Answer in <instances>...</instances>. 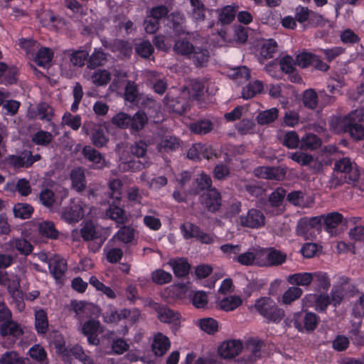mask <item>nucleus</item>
I'll list each match as a JSON object with an SVG mask.
<instances>
[{
    "mask_svg": "<svg viewBox=\"0 0 364 364\" xmlns=\"http://www.w3.org/2000/svg\"><path fill=\"white\" fill-rule=\"evenodd\" d=\"M243 348L239 340L224 341L219 347L218 353L223 358H232L237 355Z\"/></svg>",
    "mask_w": 364,
    "mask_h": 364,
    "instance_id": "obj_16",
    "label": "nucleus"
},
{
    "mask_svg": "<svg viewBox=\"0 0 364 364\" xmlns=\"http://www.w3.org/2000/svg\"><path fill=\"white\" fill-rule=\"evenodd\" d=\"M91 79L95 85L102 86L109 82L111 79V75L106 70H98L92 74Z\"/></svg>",
    "mask_w": 364,
    "mask_h": 364,
    "instance_id": "obj_61",
    "label": "nucleus"
},
{
    "mask_svg": "<svg viewBox=\"0 0 364 364\" xmlns=\"http://www.w3.org/2000/svg\"><path fill=\"white\" fill-rule=\"evenodd\" d=\"M164 104L172 112L182 114L187 109L188 104L183 97H176L169 92L164 98Z\"/></svg>",
    "mask_w": 364,
    "mask_h": 364,
    "instance_id": "obj_15",
    "label": "nucleus"
},
{
    "mask_svg": "<svg viewBox=\"0 0 364 364\" xmlns=\"http://www.w3.org/2000/svg\"><path fill=\"white\" fill-rule=\"evenodd\" d=\"M194 47L195 46L187 39L180 38L176 41L173 46V50L176 53L188 58Z\"/></svg>",
    "mask_w": 364,
    "mask_h": 364,
    "instance_id": "obj_42",
    "label": "nucleus"
},
{
    "mask_svg": "<svg viewBox=\"0 0 364 364\" xmlns=\"http://www.w3.org/2000/svg\"><path fill=\"white\" fill-rule=\"evenodd\" d=\"M1 286L5 287L9 294L14 297L20 288V278L16 274L9 275Z\"/></svg>",
    "mask_w": 364,
    "mask_h": 364,
    "instance_id": "obj_48",
    "label": "nucleus"
},
{
    "mask_svg": "<svg viewBox=\"0 0 364 364\" xmlns=\"http://www.w3.org/2000/svg\"><path fill=\"white\" fill-rule=\"evenodd\" d=\"M200 329L208 334H214L218 331V325L216 320L213 318H204L198 321Z\"/></svg>",
    "mask_w": 364,
    "mask_h": 364,
    "instance_id": "obj_55",
    "label": "nucleus"
},
{
    "mask_svg": "<svg viewBox=\"0 0 364 364\" xmlns=\"http://www.w3.org/2000/svg\"><path fill=\"white\" fill-rule=\"evenodd\" d=\"M23 333V331L19 324L11 320V318L0 325V334L3 337L11 336L18 338Z\"/></svg>",
    "mask_w": 364,
    "mask_h": 364,
    "instance_id": "obj_21",
    "label": "nucleus"
},
{
    "mask_svg": "<svg viewBox=\"0 0 364 364\" xmlns=\"http://www.w3.org/2000/svg\"><path fill=\"white\" fill-rule=\"evenodd\" d=\"M237 186L240 190L247 191L254 197H259L263 193V189L255 181L241 178L237 182Z\"/></svg>",
    "mask_w": 364,
    "mask_h": 364,
    "instance_id": "obj_28",
    "label": "nucleus"
},
{
    "mask_svg": "<svg viewBox=\"0 0 364 364\" xmlns=\"http://www.w3.org/2000/svg\"><path fill=\"white\" fill-rule=\"evenodd\" d=\"M301 144V139L296 132H287L283 138L282 144L289 149H295Z\"/></svg>",
    "mask_w": 364,
    "mask_h": 364,
    "instance_id": "obj_62",
    "label": "nucleus"
},
{
    "mask_svg": "<svg viewBox=\"0 0 364 364\" xmlns=\"http://www.w3.org/2000/svg\"><path fill=\"white\" fill-rule=\"evenodd\" d=\"M318 321V317L316 314L308 312L304 314L301 322L296 321L294 326L300 331L311 332L317 327Z\"/></svg>",
    "mask_w": 364,
    "mask_h": 364,
    "instance_id": "obj_20",
    "label": "nucleus"
},
{
    "mask_svg": "<svg viewBox=\"0 0 364 364\" xmlns=\"http://www.w3.org/2000/svg\"><path fill=\"white\" fill-rule=\"evenodd\" d=\"M37 114L41 120L50 122L53 116V109L47 103H40L37 107Z\"/></svg>",
    "mask_w": 364,
    "mask_h": 364,
    "instance_id": "obj_63",
    "label": "nucleus"
},
{
    "mask_svg": "<svg viewBox=\"0 0 364 364\" xmlns=\"http://www.w3.org/2000/svg\"><path fill=\"white\" fill-rule=\"evenodd\" d=\"M192 6L191 18L197 23L203 22L205 19L207 9L200 0H190Z\"/></svg>",
    "mask_w": 364,
    "mask_h": 364,
    "instance_id": "obj_32",
    "label": "nucleus"
},
{
    "mask_svg": "<svg viewBox=\"0 0 364 364\" xmlns=\"http://www.w3.org/2000/svg\"><path fill=\"white\" fill-rule=\"evenodd\" d=\"M242 299L237 296H230L223 299L218 304L219 308L225 311L235 310L242 304Z\"/></svg>",
    "mask_w": 364,
    "mask_h": 364,
    "instance_id": "obj_44",
    "label": "nucleus"
},
{
    "mask_svg": "<svg viewBox=\"0 0 364 364\" xmlns=\"http://www.w3.org/2000/svg\"><path fill=\"white\" fill-rule=\"evenodd\" d=\"M277 50V43L273 39L267 40L261 48V56L265 59L272 58Z\"/></svg>",
    "mask_w": 364,
    "mask_h": 364,
    "instance_id": "obj_57",
    "label": "nucleus"
},
{
    "mask_svg": "<svg viewBox=\"0 0 364 364\" xmlns=\"http://www.w3.org/2000/svg\"><path fill=\"white\" fill-rule=\"evenodd\" d=\"M200 201L209 211L215 212L221 205L220 193L215 188L209 189L200 196Z\"/></svg>",
    "mask_w": 364,
    "mask_h": 364,
    "instance_id": "obj_11",
    "label": "nucleus"
},
{
    "mask_svg": "<svg viewBox=\"0 0 364 364\" xmlns=\"http://www.w3.org/2000/svg\"><path fill=\"white\" fill-rule=\"evenodd\" d=\"M148 145L144 140H139L132 144L129 148L130 154L137 159H146Z\"/></svg>",
    "mask_w": 364,
    "mask_h": 364,
    "instance_id": "obj_45",
    "label": "nucleus"
},
{
    "mask_svg": "<svg viewBox=\"0 0 364 364\" xmlns=\"http://www.w3.org/2000/svg\"><path fill=\"white\" fill-rule=\"evenodd\" d=\"M70 180L72 181V188L77 192H82L86 188V180L84 169L77 167L73 169L70 172Z\"/></svg>",
    "mask_w": 364,
    "mask_h": 364,
    "instance_id": "obj_24",
    "label": "nucleus"
},
{
    "mask_svg": "<svg viewBox=\"0 0 364 364\" xmlns=\"http://www.w3.org/2000/svg\"><path fill=\"white\" fill-rule=\"evenodd\" d=\"M344 183H348V179L333 169V172L327 181L326 187L330 189H336Z\"/></svg>",
    "mask_w": 364,
    "mask_h": 364,
    "instance_id": "obj_58",
    "label": "nucleus"
},
{
    "mask_svg": "<svg viewBox=\"0 0 364 364\" xmlns=\"http://www.w3.org/2000/svg\"><path fill=\"white\" fill-rule=\"evenodd\" d=\"M13 212L16 218L28 219L31 217L33 208L30 204L19 203L14 206Z\"/></svg>",
    "mask_w": 364,
    "mask_h": 364,
    "instance_id": "obj_47",
    "label": "nucleus"
},
{
    "mask_svg": "<svg viewBox=\"0 0 364 364\" xmlns=\"http://www.w3.org/2000/svg\"><path fill=\"white\" fill-rule=\"evenodd\" d=\"M168 264L171 266L173 273L177 277H186L189 272L190 264L183 258L171 260Z\"/></svg>",
    "mask_w": 364,
    "mask_h": 364,
    "instance_id": "obj_37",
    "label": "nucleus"
},
{
    "mask_svg": "<svg viewBox=\"0 0 364 364\" xmlns=\"http://www.w3.org/2000/svg\"><path fill=\"white\" fill-rule=\"evenodd\" d=\"M105 214L107 218L114 220L117 224H124L128 220L126 211L122 208L114 204L109 205Z\"/></svg>",
    "mask_w": 364,
    "mask_h": 364,
    "instance_id": "obj_27",
    "label": "nucleus"
},
{
    "mask_svg": "<svg viewBox=\"0 0 364 364\" xmlns=\"http://www.w3.org/2000/svg\"><path fill=\"white\" fill-rule=\"evenodd\" d=\"M314 280L313 273L302 272L290 274L287 277V282L294 286L299 287H307Z\"/></svg>",
    "mask_w": 364,
    "mask_h": 364,
    "instance_id": "obj_29",
    "label": "nucleus"
},
{
    "mask_svg": "<svg viewBox=\"0 0 364 364\" xmlns=\"http://www.w3.org/2000/svg\"><path fill=\"white\" fill-rule=\"evenodd\" d=\"M263 83L259 80L250 82L243 87L242 97L243 99L249 100L254 97L257 94L260 93L263 90Z\"/></svg>",
    "mask_w": 364,
    "mask_h": 364,
    "instance_id": "obj_40",
    "label": "nucleus"
},
{
    "mask_svg": "<svg viewBox=\"0 0 364 364\" xmlns=\"http://www.w3.org/2000/svg\"><path fill=\"white\" fill-rule=\"evenodd\" d=\"M261 267H279L284 264L287 259L286 253L274 247L261 248Z\"/></svg>",
    "mask_w": 364,
    "mask_h": 364,
    "instance_id": "obj_5",
    "label": "nucleus"
},
{
    "mask_svg": "<svg viewBox=\"0 0 364 364\" xmlns=\"http://www.w3.org/2000/svg\"><path fill=\"white\" fill-rule=\"evenodd\" d=\"M134 49L136 53L143 58H149L154 52L153 46L146 40H136L134 42Z\"/></svg>",
    "mask_w": 364,
    "mask_h": 364,
    "instance_id": "obj_39",
    "label": "nucleus"
},
{
    "mask_svg": "<svg viewBox=\"0 0 364 364\" xmlns=\"http://www.w3.org/2000/svg\"><path fill=\"white\" fill-rule=\"evenodd\" d=\"M28 354L36 364H48L47 353L41 346L38 344L33 346L30 348Z\"/></svg>",
    "mask_w": 364,
    "mask_h": 364,
    "instance_id": "obj_35",
    "label": "nucleus"
},
{
    "mask_svg": "<svg viewBox=\"0 0 364 364\" xmlns=\"http://www.w3.org/2000/svg\"><path fill=\"white\" fill-rule=\"evenodd\" d=\"M53 58V52L47 48H41L36 56V62L39 66L47 67Z\"/></svg>",
    "mask_w": 364,
    "mask_h": 364,
    "instance_id": "obj_51",
    "label": "nucleus"
},
{
    "mask_svg": "<svg viewBox=\"0 0 364 364\" xmlns=\"http://www.w3.org/2000/svg\"><path fill=\"white\" fill-rule=\"evenodd\" d=\"M134 237V230L129 225H124L120 228L114 237L118 239L124 243H129L132 241Z\"/></svg>",
    "mask_w": 364,
    "mask_h": 364,
    "instance_id": "obj_50",
    "label": "nucleus"
},
{
    "mask_svg": "<svg viewBox=\"0 0 364 364\" xmlns=\"http://www.w3.org/2000/svg\"><path fill=\"white\" fill-rule=\"evenodd\" d=\"M84 159L91 162L95 168L102 169L108 166L105 155L90 145L85 146L82 149Z\"/></svg>",
    "mask_w": 364,
    "mask_h": 364,
    "instance_id": "obj_9",
    "label": "nucleus"
},
{
    "mask_svg": "<svg viewBox=\"0 0 364 364\" xmlns=\"http://www.w3.org/2000/svg\"><path fill=\"white\" fill-rule=\"evenodd\" d=\"M84 215L83 210L80 205L74 204L70 207L65 208L63 212L61 217L68 223L78 222Z\"/></svg>",
    "mask_w": 364,
    "mask_h": 364,
    "instance_id": "obj_26",
    "label": "nucleus"
},
{
    "mask_svg": "<svg viewBox=\"0 0 364 364\" xmlns=\"http://www.w3.org/2000/svg\"><path fill=\"white\" fill-rule=\"evenodd\" d=\"M213 123L207 119H199L190 124V130L199 135L206 134L210 132L213 129Z\"/></svg>",
    "mask_w": 364,
    "mask_h": 364,
    "instance_id": "obj_30",
    "label": "nucleus"
},
{
    "mask_svg": "<svg viewBox=\"0 0 364 364\" xmlns=\"http://www.w3.org/2000/svg\"><path fill=\"white\" fill-rule=\"evenodd\" d=\"M320 218H303L298 221L296 233L306 239L314 238L316 236L315 230L321 232Z\"/></svg>",
    "mask_w": 364,
    "mask_h": 364,
    "instance_id": "obj_7",
    "label": "nucleus"
},
{
    "mask_svg": "<svg viewBox=\"0 0 364 364\" xmlns=\"http://www.w3.org/2000/svg\"><path fill=\"white\" fill-rule=\"evenodd\" d=\"M48 264L50 274L56 279L60 278L67 270V262L60 256L49 257Z\"/></svg>",
    "mask_w": 364,
    "mask_h": 364,
    "instance_id": "obj_19",
    "label": "nucleus"
},
{
    "mask_svg": "<svg viewBox=\"0 0 364 364\" xmlns=\"http://www.w3.org/2000/svg\"><path fill=\"white\" fill-rule=\"evenodd\" d=\"M28 156H31V151H25L19 156L12 155L9 156V163L15 168L29 167L32 165Z\"/></svg>",
    "mask_w": 364,
    "mask_h": 364,
    "instance_id": "obj_46",
    "label": "nucleus"
},
{
    "mask_svg": "<svg viewBox=\"0 0 364 364\" xmlns=\"http://www.w3.org/2000/svg\"><path fill=\"white\" fill-rule=\"evenodd\" d=\"M108 53L104 52L102 48H95L91 55H88L87 68L95 69L105 65L108 61Z\"/></svg>",
    "mask_w": 364,
    "mask_h": 364,
    "instance_id": "obj_23",
    "label": "nucleus"
},
{
    "mask_svg": "<svg viewBox=\"0 0 364 364\" xmlns=\"http://www.w3.org/2000/svg\"><path fill=\"white\" fill-rule=\"evenodd\" d=\"M317 218H320L321 219V229L323 227L325 230L332 234V230L335 229L342 221L343 216L338 213L333 212L328 213L326 216L321 215L317 216Z\"/></svg>",
    "mask_w": 364,
    "mask_h": 364,
    "instance_id": "obj_22",
    "label": "nucleus"
},
{
    "mask_svg": "<svg viewBox=\"0 0 364 364\" xmlns=\"http://www.w3.org/2000/svg\"><path fill=\"white\" fill-rule=\"evenodd\" d=\"M348 179V184L353 183L358 178V167L349 158L345 157L337 160L333 168Z\"/></svg>",
    "mask_w": 364,
    "mask_h": 364,
    "instance_id": "obj_6",
    "label": "nucleus"
},
{
    "mask_svg": "<svg viewBox=\"0 0 364 364\" xmlns=\"http://www.w3.org/2000/svg\"><path fill=\"white\" fill-rule=\"evenodd\" d=\"M53 139V136L51 133L46 131L37 132L32 138V141L37 145L43 146H48Z\"/></svg>",
    "mask_w": 364,
    "mask_h": 364,
    "instance_id": "obj_59",
    "label": "nucleus"
},
{
    "mask_svg": "<svg viewBox=\"0 0 364 364\" xmlns=\"http://www.w3.org/2000/svg\"><path fill=\"white\" fill-rule=\"evenodd\" d=\"M217 13L218 14V21L223 25H228L235 19L237 9L234 6L228 5L221 9H218Z\"/></svg>",
    "mask_w": 364,
    "mask_h": 364,
    "instance_id": "obj_33",
    "label": "nucleus"
},
{
    "mask_svg": "<svg viewBox=\"0 0 364 364\" xmlns=\"http://www.w3.org/2000/svg\"><path fill=\"white\" fill-rule=\"evenodd\" d=\"M337 285L340 287L346 296H352L358 292L356 287L350 282V279L348 277H341Z\"/></svg>",
    "mask_w": 364,
    "mask_h": 364,
    "instance_id": "obj_52",
    "label": "nucleus"
},
{
    "mask_svg": "<svg viewBox=\"0 0 364 364\" xmlns=\"http://www.w3.org/2000/svg\"><path fill=\"white\" fill-rule=\"evenodd\" d=\"M149 306L156 312L161 322L171 325L172 331L178 329L181 322V316L178 311L154 301L149 302Z\"/></svg>",
    "mask_w": 364,
    "mask_h": 364,
    "instance_id": "obj_4",
    "label": "nucleus"
},
{
    "mask_svg": "<svg viewBox=\"0 0 364 364\" xmlns=\"http://www.w3.org/2000/svg\"><path fill=\"white\" fill-rule=\"evenodd\" d=\"M180 146L178 139L172 136H166L162 138L157 145L159 152H168L176 151Z\"/></svg>",
    "mask_w": 364,
    "mask_h": 364,
    "instance_id": "obj_34",
    "label": "nucleus"
},
{
    "mask_svg": "<svg viewBox=\"0 0 364 364\" xmlns=\"http://www.w3.org/2000/svg\"><path fill=\"white\" fill-rule=\"evenodd\" d=\"M170 341L168 337L162 333H158L155 336L152 343V350L157 356H162L169 349Z\"/></svg>",
    "mask_w": 364,
    "mask_h": 364,
    "instance_id": "obj_25",
    "label": "nucleus"
},
{
    "mask_svg": "<svg viewBox=\"0 0 364 364\" xmlns=\"http://www.w3.org/2000/svg\"><path fill=\"white\" fill-rule=\"evenodd\" d=\"M132 123L130 129L134 132H139L143 129L148 122L146 114L141 110L137 111L133 116H131Z\"/></svg>",
    "mask_w": 364,
    "mask_h": 364,
    "instance_id": "obj_41",
    "label": "nucleus"
},
{
    "mask_svg": "<svg viewBox=\"0 0 364 364\" xmlns=\"http://www.w3.org/2000/svg\"><path fill=\"white\" fill-rule=\"evenodd\" d=\"M82 131L90 136V141L97 148L106 146L109 141L105 127L101 124L86 121L82 124Z\"/></svg>",
    "mask_w": 364,
    "mask_h": 364,
    "instance_id": "obj_2",
    "label": "nucleus"
},
{
    "mask_svg": "<svg viewBox=\"0 0 364 364\" xmlns=\"http://www.w3.org/2000/svg\"><path fill=\"white\" fill-rule=\"evenodd\" d=\"M362 121H364V108L356 109L337 119L338 131L348 132L355 140H362L364 139V127L360 124Z\"/></svg>",
    "mask_w": 364,
    "mask_h": 364,
    "instance_id": "obj_1",
    "label": "nucleus"
},
{
    "mask_svg": "<svg viewBox=\"0 0 364 364\" xmlns=\"http://www.w3.org/2000/svg\"><path fill=\"white\" fill-rule=\"evenodd\" d=\"M228 76L239 83H242L250 78V73L246 66H240L231 68L228 72Z\"/></svg>",
    "mask_w": 364,
    "mask_h": 364,
    "instance_id": "obj_43",
    "label": "nucleus"
},
{
    "mask_svg": "<svg viewBox=\"0 0 364 364\" xmlns=\"http://www.w3.org/2000/svg\"><path fill=\"white\" fill-rule=\"evenodd\" d=\"M9 245L11 249H16L20 254L24 255H29L33 250L32 245L23 238H14L9 241Z\"/></svg>",
    "mask_w": 364,
    "mask_h": 364,
    "instance_id": "obj_36",
    "label": "nucleus"
},
{
    "mask_svg": "<svg viewBox=\"0 0 364 364\" xmlns=\"http://www.w3.org/2000/svg\"><path fill=\"white\" fill-rule=\"evenodd\" d=\"M39 232L42 235L52 239L57 238L58 230L55 228L54 223L49 221H44L39 224Z\"/></svg>",
    "mask_w": 364,
    "mask_h": 364,
    "instance_id": "obj_56",
    "label": "nucleus"
},
{
    "mask_svg": "<svg viewBox=\"0 0 364 364\" xmlns=\"http://www.w3.org/2000/svg\"><path fill=\"white\" fill-rule=\"evenodd\" d=\"M303 291L299 287H289L282 296V301L284 304H290L301 296Z\"/></svg>",
    "mask_w": 364,
    "mask_h": 364,
    "instance_id": "obj_49",
    "label": "nucleus"
},
{
    "mask_svg": "<svg viewBox=\"0 0 364 364\" xmlns=\"http://www.w3.org/2000/svg\"><path fill=\"white\" fill-rule=\"evenodd\" d=\"M278 117V109L272 108L261 112L257 117V122L259 124H266L272 122Z\"/></svg>",
    "mask_w": 364,
    "mask_h": 364,
    "instance_id": "obj_53",
    "label": "nucleus"
},
{
    "mask_svg": "<svg viewBox=\"0 0 364 364\" xmlns=\"http://www.w3.org/2000/svg\"><path fill=\"white\" fill-rule=\"evenodd\" d=\"M264 343L262 341L252 339L248 341L247 345V351L248 354L245 355V364H251L255 363L260 359L262 355V347Z\"/></svg>",
    "mask_w": 364,
    "mask_h": 364,
    "instance_id": "obj_17",
    "label": "nucleus"
},
{
    "mask_svg": "<svg viewBox=\"0 0 364 364\" xmlns=\"http://www.w3.org/2000/svg\"><path fill=\"white\" fill-rule=\"evenodd\" d=\"M322 141L314 134H306L301 139V149L305 150H314L321 146Z\"/></svg>",
    "mask_w": 364,
    "mask_h": 364,
    "instance_id": "obj_38",
    "label": "nucleus"
},
{
    "mask_svg": "<svg viewBox=\"0 0 364 364\" xmlns=\"http://www.w3.org/2000/svg\"><path fill=\"white\" fill-rule=\"evenodd\" d=\"M261 248L253 249L243 253H239L237 257H232L235 262L245 266L256 265L261 267Z\"/></svg>",
    "mask_w": 364,
    "mask_h": 364,
    "instance_id": "obj_12",
    "label": "nucleus"
},
{
    "mask_svg": "<svg viewBox=\"0 0 364 364\" xmlns=\"http://www.w3.org/2000/svg\"><path fill=\"white\" fill-rule=\"evenodd\" d=\"M36 328L39 333H45L48 331V323L47 316L43 310H39L36 313Z\"/></svg>",
    "mask_w": 364,
    "mask_h": 364,
    "instance_id": "obj_54",
    "label": "nucleus"
},
{
    "mask_svg": "<svg viewBox=\"0 0 364 364\" xmlns=\"http://www.w3.org/2000/svg\"><path fill=\"white\" fill-rule=\"evenodd\" d=\"M240 223L244 227L257 228L264 225V216L260 210L251 209L246 216H240Z\"/></svg>",
    "mask_w": 364,
    "mask_h": 364,
    "instance_id": "obj_14",
    "label": "nucleus"
},
{
    "mask_svg": "<svg viewBox=\"0 0 364 364\" xmlns=\"http://www.w3.org/2000/svg\"><path fill=\"white\" fill-rule=\"evenodd\" d=\"M39 201L46 208L53 207L55 202V195L53 191L45 188L41 191L38 195Z\"/></svg>",
    "mask_w": 364,
    "mask_h": 364,
    "instance_id": "obj_60",
    "label": "nucleus"
},
{
    "mask_svg": "<svg viewBox=\"0 0 364 364\" xmlns=\"http://www.w3.org/2000/svg\"><path fill=\"white\" fill-rule=\"evenodd\" d=\"M104 331V327L98 320L93 318L89 319L83 324L82 333L87 337L88 343L91 345L98 346L100 338L98 334Z\"/></svg>",
    "mask_w": 364,
    "mask_h": 364,
    "instance_id": "obj_8",
    "label": "nucleus"
},
{
    "mask_svg": "<svg viewBox=\"0 0 364 364\" xmlns=\"http://www.w3.org/2000/svg\"><path fill=\"white\" fill-rule=\"evenodd\" d=\"M58 352L62 355L64 360L68 359L71 355L82 361L85 364H93L90 358L85 354L82 348L79 345L66 347L65 345L58 344Z\"/></svg>",
    "mask_w": 364,
    "mask_h": 364,
    "instance_id": "obj_10",
    "label": "nucleus"
},
{
    "mask_svg": "<svg viewBox=\"0 0 364 364\" xmlns=\"http://www.w3.org/2000/svg\"><path fill=\"white\" fill-rule=\"evenodd\" d=\"M88 53L85 50H80L73 52L70 56V61L73 66L82 67L85 65V60L87 61Z\"/></svg>",
    "mask_w": 364,
    "mask_h": 364,
    "instance_id": "obj_64",
    "label": "nucleus"
},
{
    "mask_svg": "<svg viewBox=\"0 0 364 364\" xmlns=\"http://www.w3.org/2000/svg\"><path fill=\"white\" fill-rule=\"evenodd\" d=\"M255 307L262 316L269 321L278 323L284 316V311L279 309L276 303L269 297H263L257 300Z\"/></svg>",
    "mask_w": 364,
    "mask_h": 364,
    "instance_id": "obj_3",
    "label": "nucleus"
},
{
    "mask_svg": "<svg viewBox=\"0 0 364 364\" xmlns=\"http://www.w3.org/2000/svg\"><path fill=\"white\" fill-rule=\"evenodd\" d=\"M120 159L122 162L119 165V167L124 171H139L142 169L149 168L151 164V162L149 159H128L124 155H122L120 157Z\"/></svg>",
    "mask_w": 364,
    "mask_h": 364,
    "instance_id": "obj_13",
    "label": "nucleus"
},
{
    "mask_svg": "<svg viewBox=\"0 0 364 364\" xmlns=\"http://www.w3.org/2000/svg\"><path fill=\"white\" fill-rule=\"evenodd\" d=\"M196 188H193L188 191L191 195H198L200 191L211 189L212 180L209 176L202 173L195 179Z\"/></svg>",
    "mask_w": 364,
    "mask_h": 364,
    "instance_id": "obj_31",
    "label": "nucleus"
},
{
    "mask_svg": "<svg viewBox=\"0 0 364 364\" xmlns=\"http://www.w3.org/2000/svg\"><path fill=\"white\" fill-rule=\"evenodd\" d=\"M210 58V50L203 46H195L188 59L196 68H203L208 65Z\"/></svg>",
    "mask_w": 364,
    "mask_h": 364,
    "instance_id": "obj_18",
    "label": "nucleus"
}]
</instances>
